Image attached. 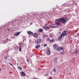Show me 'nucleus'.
Returning a JSON list of instances; mask_svg holds the SVG:
<instances>
[{
    "label": "nucleus",
    "instance_id": "f257e3e1",
    "mask_svg": "<svg viewBox=\"0 0 79 79\" xmlns=\"http://www.w3.org/2000/svg\"><path fill=\"white\" fill-rule=\"evenodd\" d=\"M67 20H68V19L66 18H63L60 19V20L59 19H57L56 20L55 22L56 25L57 26H60V21L63 24H65L66 23V22L67 21Z\"/></svg>",
    "mask_w": 79,
    "mask_h": 79
},
{
    "label": "nucleus",
    "instance_id": "f03ea898",
    "mask_svg": "<svg viewBox=\"0 0 79 79\" xmlns=\"http://www.w3.org/2000/svg\"><path fill=\"white\" fill-rule=\"evenodd\" d=\"M42 41V40L40 38H39L37 39V40H35V44H40V42Z\"/></svg>",
    "mask_w": 79,
    "mask_h": 79
},
{
    "label": "nucleus",
    "instance_id": "7ed1b4c3",
    "mask_svg": "<svg viewBox=\"0 0 79 79\" xmlns=\"http://www.w3.org/2000/svg\"><path fill=\"white\" fill-rule=\"evenodd\" d=\"M57 50L59 52H61V50H64V48L63 47H58L57 49Z\"/></svg>",
    "mask_w": 79,
    "mask_h": 79
},
{
    "label": "nucleus",
    "instance_id": "20e7f679",
    "mask_svg": "<svg viewBox=\"0 0 79 79\" xmlns=\"http://www.w3.org/2000/svg\"><path fill=\"white\" fill-rule=\"evenodd\" d=\"M47 54L48 55H50L51 53V52L50 51V49H48L47 51Z\"/></svg>",
    "mask_w": 79,
    "mask_h": 79
},
{
    "label": "nucleus",
    "instance_id": "39448f33",
    "mask_svg": "<svg viewBox=\"0 0 79 79\" xmlns=\"http://www.w3.org/2000/svg\"><path fill=\"white\" fill-rule=\"evenodd\" d=\"M66 34V31H64L63 32H62L61 34V35L62 36H64Z\"/></svg>",
    "mask_w": 79,
    "mask_h": 79
},
{
    "label": "nucleus",
    "instance_id": "423d86ee",
    "mask_svg": "<svg viewBox=\"0 0 79 79\" xmlns=\"http://www.w3.org/2000/svg\"><path fill=\"white\" fill-rule=\"evenodd\" d=\"M58 46L56 44L54 45L53 46V48L55 50H56V49L58 48Z\"/></svg>",
    "mask_w": 79,
    "mask_h": 79
},
{
    "label": "nucleus",
    "instance_id": "0eeeda50",
    "mask_svg": "<svg viewBox=\"0 0 79 79\" xmlns=\"http://www.w3.org/2000/svg\"><path fill=\"white\" fill-rule=\"evenodd\" d=\"M20 33H21V32H16L14 33V36H17V35H18Z\"/></svg>",
    "mask_w": 79,
    "mask_h": 79
},
{
    "label": "nucleus",
    "instance_id": "6e6552de",
    "mask_svg": "<svg viewBox=\"0 0 79 79\" xmlns=\"http://www.w3.org/2000/svg\"><path fill=\"white\" fill-rule=\"evenodd\" d=\"M27 34H28V35H32V34H33V32H32L31 31H29L27 32Z\"/></svg>",
    "mask_w": 79,
    "mask_h": 79
},
{
    "label": "nucleus",
    "instance_id": "1a4fd4ad",
    "mask_svg": "<svg viewBox=\"0 0 79 79\" xmlns=\"http://www.w3.org/2000/svg\"><path fill=\"white\" fill-rule=\"evenodd\" d=\"M43 28H44V29H45L46 30H48V29H50V27H43Z\"/></svg>",
    "mask_w": 79,
    "mask_h": 79
},
{
    "label": "nucleus",
    "instance_id": "9d476101",
    "mask_svg": "<svg viewBox=\"0 0 79 79\" xmlns=\"http://www.w3.org/2000/svg\"><path fill=\"white\" fill-rule=\"evenodd\" d=\"M21 76H26V74L24 72H22Z\"/></svg>",
    "mask_w": 79,
    "mask_h": 79
},
{
    "label": "nucleus",
    "instance_id": "9b49d317",
    "mask_svg": "<svg viewBox=\"0 0 79 79\" xmlns=\"http://www.w3.org/2000/svg\"><path fill=\"white\" fill-rule=\"evenodd\" d=\"M62 37L63 36L61 35L59 36V38H58V40H60L61 39Z\"/></svg>",
    "mask_w": 79,
    "mask_h": 79
},
{
    "label": "nucleus",
    "instance_id": "f8f14e48",
    "mask_svg": "<svg viewBox=\"0 0 79 79\" xmlns=\"http://www.w3.org/2000/svg\"><path fill=\"white\" fill-rule=\"evenodd\" d=\"M40 45L39 44H37V45H36L35 47V48H36V49H38V48H39L40 47Z\"/></svg>",
    "mask_w": 79,
    "mask_h": 79
},
{
    "label": "nucleus",
    "instance_id": "ddd939ff",
    "mask_svg": "<svg viewBox=\"0 0 79 79\" xmlns=\"http://www.w3.org/2000/svg\"><path fill=\"white\" fill-rule=\"evenodd\" d=\"M33 36L35 37H37V33H35V34H34Z\"/></svg>",
    "mask_w": 79,
    "mask_h": 79
},
{
    "label": "nucleus",
    "instance_id": "4468645a",
    "mask_svg": "<svg viewBox=\"0 0 79 79\" xmlns=\"http://www.w3.org/2000/svg\"><path fill=\"white\" fill-rule=\"evenodd\" d=\"M22 49V46H21L19 47V51L21 52V49Z\"/></svg>",
    "mask_w": 79,
    "mask_h": 79
},
{
    "label": "nucleus",
    "instance_id": "2eb2a0df",
    "mask_svg": "<svg viewBox=\"0 0 79 79\" xmlns=\"http://www.w3.org/2000/svg\"><path fill=\"white\" fill-rule=\"evenodd\" d=\"M39 32H43V30L42 29H40L39 30Z\"/></svg>",
    "mask_w": 79,
    "mask_h": 79
},
{
    "label": "nucleus",
    "instance_id": "dca6fc26",
    "mask_svg": "<svg viewBox=\"0 0 79 79\" xmlns=\"http://www.w3.org/2000/svg\"><path fill=\"white\" fill-rule=\"evenodd\" d=\"M54 40H50L49 41V42H54Z\"/></svg>",
    "mask_w": 79,
    "mask_h": 79
},
{
    "label": "nucleus",
    "instance_id": "f3484780",
    "mask_svg": "<svg viewBox=\"0 0 79 79\" xmlns=\"http://www.w3.org/2000/svg\"><path fill=\"white\" fill-rule=\"evenodd\" d=\"M18 69H19L20 70H22V68L19 67H18Z\"/></svg>",
    "mask_w": 79,
    "mask_h": 79
},
{
    "label": "nucleus",
    "instance_id": "a211bd4d",
    "mask_svg": "<svg viewBox=\"0 0 79 79\" xmlns=\"http://www.w3.org/2000/svg\"><path fill=\"white\" fill-rule=\"evenodd\" d=\"M53 71L54 72H56V69H53Z\"/></svg>",
    "mask_w": 79,
    "mask_h": 79
},
{
    "label": "nucleus",
    "instance_id": "6ab92c4d",
    "mask_svg": "<svg viewBox=\"0 0 79 79\" xmlns=\"http://www.w3.org/2000/svg\"><path fill=\"white\" fill-rule=\"evenodd\" d=\"M69 4H67V3H66L65 4V5H66L65 6H69V5H69Z\"/></svg>",
    "mask_w": 79,
    "mask_h": 79
},
{
    "label": "nucleus",
    "instance_id": "aec40b11",
    "mask_svg": "<svg viewBox=\"0 0 79 79\" xmlns=\"http://www.w3.org/2000/svg\"><path fill=\"white\" fill-rule=\"evenodd\" d=\"M27 63H29V59L27 60Z\"/></svg>",
    "mask_w": 79,
    "mask_h": 79
},
{
    "label": "nucleus",
    "instance_id": "412c9836",
    "mask_svg": "<svg viewBox=\"0 0 79 79\" xmlns=\"http://www.w3.org/2000/svg\"><path fill=\"white\" fill-rule=\"evenodd\" d=\"M78 52V51H77L76 52H74V53H77Z\"/></svg>",
    "mask_w": 79,
    "mask_h": 79
},
{
    "label": "nucleus",
    "instance_id": "4be33fe9",
    "mask_svg": "<svg viewBox=\"0 0 79 79\" xmlns=\"http://www.w3.org/2000/svg\"><path fill=\"white\" fill-rule=\"evenodd\" d=\"M7 57H8V56H6L4 57V59L6 60V58H7Z\"/></svg>",
    "mask_w": 79,
    "mask_h": 79
},
{
    "label": "nucleus",
    "instance_id": "5701e85b",
    "mask_svg": "<svg viewBox=\"0 0 79 79\" xmlns=\"http://www.w3.org/2000/svg\"><path fill=\"white\" fill-rule=\"evenodd\" d=\"M61 54H62V55H64V52H61Z\"/></svg>",
    "mask_w": 79,
    "mask_h": 79
},
{
    "label": "nucleus",
    "instance_id": "b1692460",
    "mask_svg": "<svg viewBox=\"0 0 79 79\" xmlns=\"http://www.w3.org/2000/svg\"><path fill=\"white\" fill-rule=\"evenodd\" d=\"M50 38H48L47 39V40H48V41H49V40H50Z\"/></svg>",
    "mask_w": 79,
    "mask_h": 79
},
{
    "label": "nucleus",
    "instance_id": "393cba45",
    "mask_svg": "<svg viewBox=\"0 0 79 79\" xmlns=\"http://www.w3.org/2000/svg\"><path fill=\"white\" fill-rule=\"evenodd\" d=\"M47 46V44H44V47H46V46Z\"/></svg>",
    "mask_w": 79,
    "mask_h": 79
},
{
    "label": "nucleus",
    "instance_id": "a878e982",
    "mask_svg": "<svg viewBox=\"0 0 79 79\" xmlns=\"http://www.w3.org/2000/svg\"><path fill=\"white\" fill-rule=\"evenodd\" d=\"M9 64L11 65V66H13V64H11L9 63Z\"/></svg>",
    "mask_w": 79,
    "mask_h": 79
},
{
    "label": "nucleus",
    "instance_id": "bb28decb",
    "mask_svg": "<svg viewBox=\"0 0 79 79\" xmlns=\"http://www.w3.org/2000/svg\"><path fill=\"white\" fill-rule=\"evenodd\" d=\"M49 79H52V78L50 77H49Z\"/></svg>",
    "mask_w": 79,
    "mask_h": 79
},
{
    "label": "nucleus",
    "instance_id": "cd10ccee",
    "mask_svg": "<svg viewBox=\"0 0 79 79\" xmlns=\"http://www.w3.org/2000/svg\"><path fill=\"white\" fill-rule=\"evenodd\" d=\"M59 33L60 34H61V32H59Z\"/></svg>",
    "mask_w": 79,
    "mask_h": 79
},
{
    "label": "nucleus",
    "instance_id": "c85d7f7f",
    "mask_svg": "<svg viewBox=\"0 0 79 79\" xmlns=\"http://www.w3.org/2000/svg\"><path fill=\"white\" fill-rule=\"evenodd\" d=\"M0 71H1V69H0Z\"/></svg>",
    "mask_w": 79,
    "mask_h": 79
},
{
    "label": "nucleus",
    "instance_id": "c756f323",
    "mask_svg": "<svg viewBox=\"0 0 79 79\" xmlns=\"http://www.w3.org/2000/svg\"><path fill=\"white\" fill-rule=\"evenodd\" d=\"M38 69L39 70L40 69Z\"/></svg>",
    "mask_w": 79,
    "mask_h": 79
},
{
    "label": "nucleus",
    "instance_id": "7c9ffc66",
    "mask_svg": "<svg viewBox=\"0 0 79 79\" xmlns=\"http://www.w3.org/2000/svg\"><path fill=\"white\" fill-rule=\"evenodd\" d=\"M18 65V63H17V65Z\"/></svg>",
    "mask_w": 79,
    "mask_h": 79
},
{
    "label": "nucleus",
    "instance_id": "2f4dec72",
    "mask_svg": "<svg viewBox=\"0 0 79 79\" xmlns=\"http://www.w3.org/2000/svg\"><path fill=\"white\" fill-rule=\"evenodd\" d=\"M64 5H65V4H64Z\"/></svg>",
    "mask_w": 79,
    "mask_h": 79
},
{
    "label": "nucleus",
    "instance_id": "473e14b6",
    "mask_svg": "<svg viewBox=\"0 0 79 79\" xmlns=\"http://www.w3.org/2000/svg\"><path fill=\"white\" fill-rule=\"evenodd\" d=\"M47 76H48V74H47Z\"/></svg>",
    "mask_w": 79,
    "mask_h": 79
}]
</instances>
